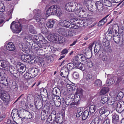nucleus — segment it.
<instances>
[{"label": "nucleus", "mask_w": 124, "mask_h": 124, "mask_svg": "<svg viewBox=\"0 0 124 124\" xmlns=\"http://www.w3.org/2000/svg\"><path fill=\"white\" fill-rule=\"evenodd\" d=\"M33 12L36 13L35 18L37 22L38 26L40 29L41 33L46 34L47 33V30L45 27H42V25L44 23V19L40 14V11L39 10H35L33 11Z\"/></svg>", "instance_id": "f257e3e1"}, {"label": "nucleus", "mask_w": 124, "mask_h": 124, "mask_svg": "<svg viewBox=\"0 0 124 124\" xmlns=\"http://www.w3.org/2000/svg\"><path fill=\"white\" fill-rule=\"evenodd\" d=\"M62 11L60 9L58 6L53 5L49 7L46 11V15L47 16H48L52 15H55L57 14L60 16L62 14Z\"/></svg>", "instance_id": "f03ea898"}, {"label": "nucleus", "mask_w": 124, "mask_h": 124, "mask_svg": "<svg viewBox=\"0 0 124 124\" xmlns=\"http://www.w3.org/2000/svg\"><path fill=\"white\" fill-rule=\"evenodd\" d=\"M111 103L113 107L115 108L116 111L121 113L124 110V105L123 101L118 102L114 99L112 100Z\"/></svg>", "instance_id": "7ed1b4c3"}, {"label": "nucleus", "mask_w": 124, "mask_h": 124, "mask_svg": "<svg viewBox=\"0 0 124 124\" xmlns=\"http://www.w3.org/2000/svg\"><path fill=\"white\" fill-rule=\"evenodd\" d=\"M16 68L17 69V71L16 74L17 77L16 76V80L18 79H20V76H22V74L23 73L22 71L25 68V65L23 63L20 62H17L16 64Z\"/></svg>", "instance_id": "20e7f679"}, {"label": "nucleus", "mask_w": 124, "mask_h": 124, "mask_svg": "<svg viewBox=\"0 0 124 124\" xmlns=\"http://www.w3.org/2000/svg\"><path fill=\"white\" fill-rule=\"evenodd\" d=\"M24 110L23 112L21 110L17 111V115L18 117H19L20 118L23 117V118H26L27 119H29L32 118V116L31 113L26 110Z\"/></svg>", "instance_id": "39448f33"}, {"label": "nucleus", "mask_w": 124, "mask_h": 124, "mask_svg": "<svg viewBox=\"0 0 124 124\" xmlns=\"http://www.w3.org/2000/svg\"><path fill=\"white\" fill-rule=\"evenodd\" d=\"M74 20H75V19H71L70 20L71 23L66 20H62L60 23V24L64 27L75 29L77 28H75V26L74 24H72L74 23V22H73L72 21Z\"/></svg>", "instance_id": "423d86ee"}, {"label": "nucleus", "mask_w": 124, "mask_h": 124, "mask_svg": "<svg viewBox=\"0 0 124 124\" xmlns=\"http://www.w3.org/2000/svg\"><path fill=\"white\" fill-rule=\"evenodd\" d=\"M49 35L52 39L57 41H58L59 43H62L65 41V39L62 36L58 35L56 34L52 33L49 31L48 32Z\"/></svg>", "instance_id": "0eeeda50"}, {"label": "nucleus", "mask_w": 124, "mask_h": 124, "mask_svg": "<svg viewBox=\"0 0 124 124\" xmlns=\"http://www.w3.org/2000/svg\"><path fill=\"white\" fill-rule=\"evenodd\" d=\"M55 114L51 113L47 119V122L53 124H57L59 122V121H57V119H56V115Z\"/></svg>", "instance_id": "6e6552de"}, {"label": "nucleus", "mask_w": 124, "mask_h": 124, "mask_svg": "<svg viewBox=\"0 0 124 124\" xmlns=\"http://www.w3.org/2000/svg\"><path fill=\"white\" fill-rule=\"evenodd\" d=\"M52 99L55 105L57 107L60 106L61 102V100L59 96L53 95Z\"/></svg>", "instance_id": "1a4fd4ad"}, {"label": "nucleus", "mask_w": 124, "mask_h": 124, "mask_svg": "<svg viewBox=\"0 0 124 124\" xmlns=\"http://www.w3.org/2000/svg\"><path fill=\"white\" fill-rule=\"evenodd\" d=\"M74 98L70 96H67L65 99V104L67 105H72L75 104Z\"/></svg>", "instance_id": "9d476101"}, {"label": "nucleus", "mask_w": 124, "mask_h": 124, "mask_svg": "<svg viewBox=\"0 0 124 124\" xmlns=\"http://www.w3.org/2000/svg\"><path fill=\"white\" fill-rule=\"evenodd\" d=\"M0 98L3 100L8 101H9L10 100L9 94L5 92H3L0 94Z\"/></svg>", "instance_id": "9b49d317"}, {"label": "nucleus", "mask_w": 124, "mask_h": 124, "mask_svg": "<svg viewBox=\"0 0 124 124\" xmlns=\"http://www.w3.org/2000/svg\"><path fill=\"white\" fill-rule=\"evenodd\" d=\"M39 71V69L36 68H31L29 69L28 71L31 75L32 78L34 77L37 76Z\"/></svg>", "instance_id": "f8f14e48"}, {"label": "nucleus", "mask_w": 124, "mask_h": 124, "mask_svg": "<svg viewBox=\"0 0 124 124\" xmlns=\"http://www.w3.org/2000/svg\"><path fill=\"white\" fill-rule=\"evenodd\" d=\"M34 105L36 108L38 109H40L42 107L43 104L42 102L40 101L38 98H36L34 100Z\"/></svg>", "instance_id": "ddd939ff"}, {"label": "nucleus", "mask_w": 124, "mask_h": 124, "mask_svg": "<svg viewBox=\"0 0 124 124\" xmlns=\"http://www.w3.org/2000/svg\"><path fill=\"white\" fill-rule=\"evenodd\" d=\"M73 4L74 3L73 2H70L67 3L65 6V8L66 10L69 12L74 11Z\"/></svg>", "instance_id": "4468645a"}, {"label": "nucleus", "mask_w": 124, "mask_h": 124, "mask_svg": "<svg viewBox=\"0 0 124 124\" xmlns=\"http://www.w3.org/2000/svg\"><path fill=\"white\" fill-rule=\"evenodd\" d=\"M82 56L84 57L83 54H78L72 60V62L73 63H76V62L80 63Z\"/></svg>", "instance_id": "2eb2a0df"}, {"label": "nucleus", "mask_w": 124, "mask_h": 124, "mask_svg": "<svg viewBox=\"0 0 124 124\" xmlns=\"http://www.w3.org/2000/svg\"><path fill=\"white\" fill-rule=\"evenodd\" d=\"M34 47L35 50L37 51V53L38 55L41 54L39 53V51H41L42 50V48L45 49V48L44 46H42L40 44L38 43L36 44L35 45H34Z\"/></svg>", "instance_id": "dca6fc26"}, {"label": "nucleus", "mask_w": 124, "mask_h": 124, "mask_svg": "<svg viewBox=\"0 0 124 124\" xmlns=\"http://www.w3.org/2000/svg\"><path fill=\"white\" fill-rule=\"evenodd\" d=\"M8 62L7 60L0 61V68L4 69L7 68Z\"/></svg>", "instance_id": "f3484780"}, {"label": "nucleus", "mask_w": 124, "mask_h": 124, "mask_svg": "<svg viewBox=\"0 0 124 124\" xmlns=\"http://www.w3.org/2000/svg\"><path fill=\"white\" fill-rule=\"evenodd\" d=\"M21 59L24 62L29 63L31 62L30 56L27 54H24L21 55Z\"/></svg>", "instance_id": "a211bd4d"}, {"label": "nucleus", "mask_w": 124, "mask_h": 124, "mask_svg": "<svg viewBox=\"0 0 124 124\" xmlns=\"http://www.w3.org/2000/svg\"><path fill=\"white\" fill-rule=\"evenodd\" d=\"M78 12L77 13V15L78 16L80 17H85V15L86 13V10L83 8L79 10Z\"/></svg>", "instance_id": "6ab92c4d"}, {"label": "nucleus", "mask_w": 124, "mask_h": 124, "mask_svg": "<svg viewBox=\"0 0 124 124\" xmlns=\"http://www.w3.org/2000/svg\"><path fill=\"white\" fill-rule=\"evenodd\" d=\"M112 31L110 30H108L105 34V38L107 40H111L112 38Z\"/></svg>", "instance_id": "aec40b11"}, {"label": "nucleus", "mask_w": 124, "mask_h": 124, "mask_svg": "<svg viewBox=\"0 0 124 124\" xmlns=\"http://www.w3.org/2000/svg\"><path fill=\"white\" fill-rule=\"evenodd\" d=\"M58 32L60 34L66 37V33L68 32V29L63 28H60L58 29Z\"/></svg>", "instance_id": "412c9836"}, {"label": "nucleus", "mask_w": 124, "mask_h": 124, "mask_svg": "<svg viewBox=\"0 0 124 124\" xmlns=\"http://www.w3.org/2000/svg\"><path fill=\"white\" fill-rule=\"evenodd\" d=\"M6 48L8 50L13 51L15 49V47L14 45L12 42H9L7 45Z\"/></svg>", "instance_id": "4be33fe9"}, {"label": "nucleus", "mask_w": 124, "mask_h": 124, "mask_svg": "<svg viewBox=\"0 0 124 124\" xmlns=\"http://www.w3.org/2000/svg\"><path fill=\"white\" fill-rule=\"evenodd\" d=\"M102 85V82L101 80L97 79L95 81L93 84V85L95 87H99Z\"/></svg>", "instance_id": "5701e85b"}, {"label": "nucleus", "mask_w": 124, "mask_h": 124, "mask_svg": "<svg viewBox=\"0 0 124 124\" xmlns=\"http://www.w3.org/2000/svg\"><path fill=\"white\" fill-rule=\"evenodd\" d=\"M52 92L53 95L55 96H59L61 94L60 90L57 87H55L53 89Z\"/></svg>", "instance_id": "b1692460"}, {"label": "nucleus", "mask_w": 124, "mask_h": 124, "mask_svg": "<svg viewBox=\"0 0 124 124\" xmlns=\"http://www.w3.org/2000/svg\"><path fill=\"white\" fill-rule=\"evenodd\" d=\"M75 64V67L77 68L82 70H84L85 67L84 65L80 63L76 62V63H73Z\"/></svg>", "instance_id": "393cba45"}, {"label": "nucleus", "mask_w": 124, "mask_h": 124, "mask_svg": "<svg viewBox=\"0 0 124 124\" xmlns=\"http://www.w3.org/2000/svg\"><path fill=\"white\" fill-rule=\"evenodd\" d=\"M22 30L21 24L19 22H16V34L20 32Z\"/></svg>", "instance_id": "a878e982"}, {"label": "nucleus", "mask_w": 124, "mask_h": 124, "mask_svg": "<svg viewBox=\"0 0 124 124\" xmlns=\"http://www.w3.org/2000/svg\"><path fill=\"white\" fill-rule=\"evenodd\" d=\"M55 23V22L53 19H50L49 21L47 23L46 25L47 27L48 28H52L54 26Z\"/></svg>", "instance_id": "bb28decb"}, {"label": "nucleus", "mask_w": 124, "mask_h": 124, "mask_svg": "<svg viewBox=\"0 0 124 124\" xmlns=\"http://www.w3.org/2000/svg\"><path fill=\"white\" fill-rule=\"evenodd\" d=\"M109 91V89L108 87H103L101 89L100 92V94L102 95L105 94Z\"/></svg>", "instance_id": "cd10ccee"}, {"label": "nucleus", "mask_w": 124, "mask_h": 124, "mask_svg": "<svg viewBox=\"0 0 124 124\" xmlns=\"http://www.w3.org/2000/svg\"><path fill=\"white\" fill-rule=\"evenodd\" d=\"M119 119V116L117 114H115L113 116L112 120L114 123L117 124L118 122Z\"/></svg>", "instance_id": "c85d7f7f"}, {"label": "nucleus", "mask_w": 124, "mask_h": 124, "mask_svg": "<svg viewBox=\"0 0 124 124\" xmlns=\"http://www.w3.org/2000/svg\"><path fill=\"white\" fill-rule=\"evenodd\" d=\"M109 16V15L106 16L104 18H103L101 20L99 21L98 23V26H100L103 25L104 23L106 22L107 19L106 18Z\"/></svg>", "instance_id": "c756f323"}, {"label": "nucleus", "mask_w": 124, "mask_h": 124, "mask_svg": "<svg viewBox=\"0 0 124 124\" xmlns=\"http://www.w3.org/2000/svg\"><path fill=\"white\" fill-rule=\"evenodd\" d=\"M99 57L101 58L103 61H106L108 59V57L104 54L103 52L99 55Z\"/></svg>", "instance_id": "7c9ffc66"}, {"label": "nucleus", "mask_w": 124, "mask_h": 124, "mask_svg": "<svg viewBox=\"0 0 124 124\" xmlns=\"http://www.w3.org/2000/svg\"><path fill=\"white\" fill-rule=\"evenodd\" d=\"M113 36V39L115 42L116 43H118L120 42V38L119 35H118L117 34H116Z\"/></svg>", "instance_id": "2f4dec72"}, {"label": "nucleus", "mask_w": 124, "mask_h": 124, "mask_svg": "<svg viewBox=\"0 0 124 124\" xmlns=\"http://www.w3.org/2000/svg\"><path fill=\"white\" fill-rule=\"evenodd\" d=\"M95 46V47H94V51L95 53L96 54H97L99 52L101 48H102V46L99 44L96 45Z\"/></svg>", "instance_id": "473e14b6"}, {"label": "nucleus", "mask_w": 124, "mask_h": 124, "mask_svg": "<svg viewBox=\"0 0 124 124\" xmlns=\"http://www.w3.org/2000/svg\"><path fill=\"white\" fill-rule=\"evenodd\" d=\"M89 114L88 111H85L82 115V120H85L88 117Z\"/></svg>", "instance_id": "72a5a7b5"}, {"label": "nucleus", "mask_w": 124, "mask_h": 124, "mask_svg": "<svg viewBox=\"0 0 124 124\" xmlns=\"http://www.w3.org/2000/svg\"><path fill=\"white\" fill-rule=\"evenodd\" d=\"M49 108H50L49 106L45 105L44 106V109L42 110L41 112L46 114H48L50 113Z\"/></svg>", "instance_id": "f704fd0d"}, {"label": "nucleus", "mask_w": 124, "mask_h": 124, "mask_svg": "<svg viewBox=\"0 0 124 124\" xmlns=\"http://www.w3.org/2000/svg\"><path fill=\"white\" fill-rule=\"evenodd\" d=\"M28 29L29 31L30 32L33 34H36L37 32L34 28L33 26L32 25H30L28 26Z\"/></svg>", "instance_id": "c9c22d12"}, {"label": "nucleus", "mask_w": 124, "mask_h": 124, "mask_svg": "<svg viewBox=\"0 0 124 124\" xmlns=\"http://www.w3.org/2000/svg\"><path fill=\"white\" fill-rule=\"evenodd\" d=\"M10 29L13 33H16V22L13 21L12 23L10 25Z\"/></svg>", "instance_id": "e433bc0d"}, {"label": "nucleus", "mask_w": 124, "mask_h": 124, "mask_svg": "<svg viewBox=\"0 0 124 124\" xmlns=\"http://www.w3.org/2000/svg\"><path fill=\"white\" fill-rule=\"evenodd\" d=\"M108 97L107 95L103 96L101 100V102L102 104H104L106 103L108 100Z\"/></svg>", "instance_id": "4c0bfd02"}, {"label": "nucleus", "mask_w": 124, "mask_h": 124, "mask_svg": "<svg viewBox=\"0 0 124 124\" xmlns=\"http://www.w3.org/2000/svg\"><path fill=\"white\" fill-rule=\"evenodd\" d=\"M24 41L26 43H29L32 42V41H33L31 37L30 36L26 37L24 39Z\"/></svg>", "instance_id": "58836bf2"}, {"label": "nucleus", "mask_w": 124, "mask_h": 124, "mask_svg": "<svg viewBox=\"0 0 124 124\" xmlns=\"http://www.w3.org/2000/svg\"><path fill=\"white\" fill-rule=\"evenodd\" d=\"M82 5L80 4H76L75 5V7L74 8L75 11H78L79 10L82 9Z\"/></svg>", "instance_id": "ea45409f"}, {"label": "nucleus", "mask_w": 124, "mask_h": 124, "mask_svg": "<svg viewBox=\"0 0 124 124\" xmlns=\"http://www.w3.org/2000/svg\"><path fill=\"white\" fill-rule=\"evenodd\" d=\"M97 109V106L94 105H92L90 106L89 108V112L90 113H93Z\"/></svg>", "instance_id": "a19ab883"}, {"label": "nucleus", "mask_w": 124, "mask_h": 124, "mask_svg": "<svg viewBox=\"0 0 124 124\" xmlns=\"http://www.w3.org/2000/svg\"><path fill=\"white\" fill-rule=\"evenodd\" d=\"M75 64L72 63H68L66 66L67 67V68L70 71L72 69H74L75 68Z\"/></svg>", "instance_id": "79ce46f5"}, {"label": "nucleus", "mask_w": 124, "mask_h": 124, "mask_svg": "<svg viewBox=\"0 0 124 124\" xmlns=\"http://www.w3.org/2000/svg\"><path fill=\"white\" fill-rule=\"evenodd\" d=\"M15 109H14L12 110L11 113L12 116L13 121V122H12V124H16V121H15L16 119H15Z\"/></svg>", "instance_id": "37998d69"}, {"label": "nucleus", "mask_w": 124, "mask_h": 124, "mask_svg": "<svg viewBox=\"0 0 124 124\" xmlns=\"http://www.w3.org/2000/svg\"><path fill=\"white\" fill-rule=\"evenodd\" d=\"M123 97V93L121 92H119L116 98L117 100L118 101L121 100Z\"/></svg>", "instance_id": "c03bdc74"}, {"label": "nucleus", "mask_w": 124, "mask_h": 124, "mask_svg": "<svg viewBox=\"0 0 124 124\" xmlns=\"http://www.w3.org/2000/svg\"><path fill=\"white\" fill-rule=\"evenodd\" d=\"M23 77L26 79H28L32 78L30 72H27L25 74L23 75Z\"/></svg>", "instance_id": "a18cd8bd"}, {"label": "nucleus", "mask_w": 124, "mask_h": 124, "mask_svg": "<svg viewBox=\"0 0 124 124\" xmlns=\"http://www.w3.org/2000/svg\"><path fill=\"white\" fill-rule=\"evenodd\" d=\"M107 111V109L105 107H102L100 108L99 113L101 114L105 113Z\"/></svg>", "instance_id": "49530a36"}, {"label": "nucleus", "mask_w": 124, "mask_h": 124, "mask_svg": "<svg viewBox=\"0 0 124 124\" xmlns=\"http://www.w3.org/2000/svg\"><path fill=\"white\" fill-rule=\"evenodd\" d=\"M99 121L98 117H96L93 120L90 124H98Z\"/></svg>", "instance_id": "de8ad7c7"}, {"label": "nucleus", "mask_w": 124, "mask_h": 124, "mask_svg": "<svg viewBox=\"0 0 124 124\" xmlns=\"http://www.w3.org/2000/svg\"><path fill=\"white\" fill-rule=\"evenodd\" d=\"M85 64H86L88 67H91L93 66V63L92 61L88 59L85 61Z\"/></svg>", "instance_id": "09e8293b"}, {"label": "nucleus", "mask_w": 124, "mask_h": 124, "mask_svg": "<svg viewBox=\"0 0 124 124\" xmlns=\"http://www.w3.org/2000/svg\"><path fill=\"white\" fill-rule=\"evenodd\" d=\"M9 70L10 73L12 74L15 76L14 74L15 73V68L14 67L10 66L9 67Z\"/></svg>", "instance_id": "8fccbe9b"}, {"label": "nucleus", "mask_w": 124, "mask_h": 124, "mask_svg": "<svg viewBox=\"0 0 124 124\" xmlns=\"http://www.w3.org/2000/svg\"><path fill=\"white\" fill-rule=\"evenodd\" d=\"M74 34V33L73 31H68V32L66 33V37H71L73 36Z\"/></svg>", "instance_id": "3c124183"}, {"label": "nucleus", "mask_w": 124, "mask_h": 124, "mask_svg": "<svg viewBox=\"0 0 124 124\" xmlns=\"http://www.w3.org/2000/svg\"><path fill=\"white\" fill-rule=\"evenodd\" d=\"M5 7L4 3L0 2V11L2 12H4L5 10Z\"/></svg>", "instance_id": "603ef678"}, {"label": "nucleus", "mask_w": 124, "mask_h": 124, "mask_svg": "<svg viewBox=\"0 0 124 124\" xmlns=\"http://www.w3.org/2000/svg\"><path fill=\"white\" fill-rule=\"evenodd\" d=\"M112 3L109 0H106L104 1V3L105 5L108 7H110L112 5Z\"/></svg>", "instance_id": "864d4df0"}, {"label": "nucleus", "mask_w": 124, "mask_h": 124, "mask_svg": "<svg viewBox=\"0 0 124 124\" xmlns=\"http://www.w3.org/2000/svg\"><path fill=\"white\" fill-rule=\"evenodd\" d=\"M82 110L81 108H79L78 109L76 115V116L77 117H79L82 114L83 111Z\"/></svg>", "instance_id": "5fc2aeb1"}, {"label": "nucleus", "mask_w": 124, "mask_h": 124, "mask_svg": "<svg viewBox=\"0 0 124 124\" xmlns=\"http://www.w3.org/2000/svg\"><path fill=\"white\" fill-rule=\"evenodd\" d=\"M47 115V114L41 112V118L43 120H44L46 118V116Z\"/></svg>", "instance_id": "6e6d98bb"}, {"label": "nucleus", "mask_w": 124, "mask_h": 124, "mask_svg": "<svg viewBox=\"0 0 124 124\" xmlns=\"http://www.w3.org/2000/svg\"><path fill=\"white\" fill-rule=\"evenodd\" d=\"M109 40H107V41L105 40H104L103 41V45L105 46H108L109 44L110 43L109 42Z\"/></svg>", "instance_id": "4d7b16f0"}, {"label": "nucleus", "mask_w": 124, "mask_h": 124, "mask_svg": "<svg viewBox=\"0 0 124 124\" xmlns=\"http://www.w3.org/2000/svg\"><path fill=\"white\" fill-rule=\"evenodd\" d=\"M62 71L63 72L67 71V74L68 73V72H69L70 71L66 66H65L63 67L62 69Z\"/></svg>", "instance_id": "13d9d810"}, {"label": "nucleus", "mask_w": 124, "mask_h": 124, "mask_svg": "<svg viewBox=\"0 0 124 124\" xmlns=\"http://www.w3.org/2000/svg\"><path fill=\"white\" fill-rule=\"evenodd\" d=\"M115 82V80L112 78L108 79L107 80V83L109 85H112Z\"/></svg>", "instance_id": "bf43d9fd"}, {"label": "nucleus", "mask_w": 124, "mask_h": 124, "mask_svg": "<svg viewBox=\"0 0 124 124\" xmlns=\"http://www.w3.org/2000/svg\"><path fill=\"white\" fill-rule=\"evenodd\" d=\"M68 50L67 49L65 48L63 49L61 52V55H66L68 53Z\"/></svg>", "instance_id": "052dcab7"}, {"label": "nucleus", "mask_w": 124, "mask_h": 124, "mask_svg": "<svg viewBox=\"0 0 124 124\" xmlns=\"http://www.w3.org/2000/svg\"><path fill=\"white\" fill-rule=\"evenodd\" d=\"M33 96L31 94H29L27 97V100L28 101H30L33 99Z\"/></svg>", "instance_id": "680f3d73"}, {"label": "nucleus", "mask_w": 124, "mask_h": 124, "mask_svg": "<svg viewBox=\"0 0 124 124\" xmlns=\"http://www.w3.org/2000/svg\"><path fill=\"white\" fill-rule=\"evenodd\" d=\"M92 77V76L91 73L87 74L86 77V78L87 80H88L91 78Z\"/></svg>", "instance_id": "e2e57ef3"}, {"label": "nucleus", "mask_w": 124, "mask_h": 124, "mask_svg": "<svg viewBox=\"0 0 124 124\" xmlns=\"http://www.w3.org/2000/svg\"><path fill=\"white\" fill-rule=\"evenodd\" d=\"M69 89H70L71 90H75L76 89V87L75 85H73L72 86H71V85H69Z\"/></svg>", "instance_id": "0e129e2a"}, {"label": "nucleus", "mask_w": 124, "mask_h": 124, "mask_svg": "<svg viewBox=\"0 0 124 124\" xmlns=\"http://www.w3.org/2000/svg\"><path fill=\"white\" fill-rule=\"evenodd\" d=\"M73 76V78L75 79H77L78 77V75L77 72L74 73Z\"/></svg>", "instance_id": "69168bd1"}, {"label": "nucleus", "mask_w": 124, "mask_h": 124, "mask_svg": "<svg viewBox=\"0 0 124 124\" xmlns=\"http://www.w3.org/2000/svg\"><path fill=\"white\" fill-rule=\"evenodd\" d=\"M62 72H63V71ZM63 72L64 73V75L63 76V77L65 78H67L68 77V75L69 72H68V73L67 74H66L67 73V71Z\"/></svg>", "instance_id": "338daca9"}, {"label": "nucleus", "mask_w": 124, "mask_h": 124, "mask_svg": "<svg viewBox=\"0 0 124 124\" xmlns=\"http://www.w3.org/2000/svg\"><path fill=\"white\" fill-rule=\"evenodd\" d=\"M110 120L109 119L106 120L103 122L102 124H110Z\"/></svg>", "instance_id": "774afa93"}]
</instances>
